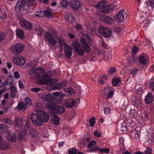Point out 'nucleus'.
<instances>
[{"mask_svg":"<svg viewBox=\"0 0 154 154\" xmlns=\"http://www.w3.org/2000/svg\"><path fill=\"white\" fill-rule=\"evenodd\" d=\"M89 122H90V126L91 127L94 126L95 123L94 118L93 117L91 119H90Z\"/></svg>","mask_w":154,"mask_h":154,"instance_id":"nucleus-54","label":"nucleus"},{"mask_svg":"<svg viewBox=\"0 0 154 154\" xmlns=\"http://www.w3.org/2000/svg\"><path fill=\"white\" fill-rule=\"evenodd\" d=\"M99 147L95 146L90 149V151L91 152H94L97 151H99Z\"/></svg>","mask_w":154,"mask_h":154,"instance_id":"nucleus-60","label":"nucleus"},{"mask_svg":"<svg viewBox=\"0 0 154 154\" xmlns=\"http://www.w3.org/2000/svg\"><path fill=\"white\" fill-rule=\"evenodd\" d=\"M18 85L19 87L20 88H24V84L21 81H19L18 82Z\"/></svg>","mask_w":154,"mask_h":154,"instance_id":"nucleus-61","label":"nucleus"},{"mask_svg":"<svg viewBox=\"0 0 154 154\" xmlns=\"http://www.w3.org/2000/svg\"><path fill=\"white\" fill-rule=\"evenodd\" d=\"M124 140L123 137H120L119 139V145L122 146H124Z\"/></svg>","mask_w":154,"mask_h":154,"instance_id":"nucleus-43","label":"nucleus"},{"mask_svg":"<svg viewBox=\"0 0 154 154\" xmlns=\"http://www.w3.org/2000/svg\"><path fill=\"white\" fill-rule=\"evenodd\" d=\"M31 90L35 92H38L41 90L40 88H31Z\"/></svg>","mask_w":154,"mask_h":154,"instance_id":"nucleus-58","label":"nucleus"},{"mask_svg":"<svg viewBox=\"0 0 154 154\" xmlns=\"http://www.w3.org/2000/svg\"><path fill=\"white\" fill-rule=\"evenodd\" d=\"M11 94L12 97H14L16 95V92L15 87L14 86L11 85Z\"/></svg>","mask_w":154,"mask_h":154,"instance_id":"nucleus-34","label":"nucleus"},{"mask_svg":"<svg viewBox=\"0 0 154 154\" xmlns=\"http://www.w3.org/2000/svg\"><path fill=\"white\" fill-rule=\"evenodd\" d=\"M138 69L137 68H135L132 69L131 71V74L133 76H134L136 75L137 72H138Z\"/></svg>","mask_w":154,"mask_h":154,"instance_id":"nucleus-41","label":"nucleus"},{"mask_svg":"<svg viewBox=\"0 0 154 154\" xmlns=\"http://www.w3.org/2000/svg\"><path fill=\"white\" fill-rule=\"evenodd\" d=\"M5 38V34L4 32H0V41L4 39Z\"/></svg>","mask_w":154,"mask_h":154,"instance_id":"nucleus-57","label":"nucleus"},{"mask_svg":"<svg viewBox=\"0 0 154 154\" xmlns=\"http://www.w3.org/2000/svg\"><path fill=\"white\" fill-rule=\"evenodd\" d=\"M10 49L12 53L17 55L20 54L23 50L24 47L22 44L17 43L11 46Z\"/></svg>","mask_w":154,"mask_h":154,"instance_id":"nucleus-6","label":"nucleus"},{"mask_svg":"<svg viewBox=\"0 0 154 154\" xmlns=\"http://www.w3.org/2000/svg\"><path fill=\"white\" fill-rule=\"evenodd\" d=\"M64 48L65 54L66 57L69 58L72 54V49L68 45L65 43L63 44Z\"/></svg>","mask_w":154,"mask_h":154,"instance_id":"nucleus-17","label":"nucleus"},{"mask_svg":"<svg viewBox=\"0 0 154 154\" xmlns=\"http://www.w3.org/2000/svg\"><path fill=\"white\" fill-rule=\"evenodd\" d=\"M126 17V12L124 11L121 10L115 16L114 19L116 21L121 22L124 21Z\"/></svg>","mask_w":154,"mask_h":154,"instance_id":"nucleus-8","label":"nucleus"},{"mask_svg":"<svg viewBox=\"0 0 154 154\" xmlns=\"http://www.w3.org/2000/svg\"><path fill=\"white\" fill-rule=\"evenodd\" d=\"M44 14L47 17H50L53 15V13L50 8H47L44 12Z\"/></svg>","mask_w":154,"mask_h":154,"instance_id":"nucleus-27","label":"nucleus"},{"mask_svg":"<svg viewBox=\"0 0 154 154\" xmlns=\"http://www.w3.org/2000/svg\"><path fill=\"white\" fill-rule=\"evenodd\" d=\"M4 122L5 123L7 124L8 125H11L12 124V121L6 118L4 119Z\"/></svg>","mask_w":154,"mask_h":154,"instance_id":"nucleus-56","label":"nucleus"},{"mask_svg":"<svg viewBox=\"0 0 154 154\" xmlns=\"http://www.w3.org/2000/svg\"><path fill=\"white\" fill-rule=\"evenodd\" d=\"M107 77V76L106 75H103L102 77V79H100L99 82V83H100L101 84H103L104 82L106 80Z\"/></svg>","mask_w":154,"mask_h":154,"instance_id":"nucleus-37","label":"nucleus"},{"mask_svg":"<svg viewBox=\"0 0 154 154\" xmlns=\"http://www.w3.org/2000/svg\"><path fill=\"white\" fill-rule=\"evenodd\" d=\"M106 16V15L101 16L100 17L99 19L101 21H103V22H104Z\"/></svg>","mask_w":154,"mask_h":154,"instance_id":"nucleus-62","label":"nucleus"},{"mask_svg":"<svg viewBox=\"0 0 154 154\" xmlns=\"http://www.w3.org/2000/svg\"><path fill=\"white\" fill-rule=\"evenodd\" d=\"M25 107V104L23 103H20L18 105L17 108L21 110Z\"/></svg>","mask_w":154,"mask_h":154,"instance_id":"nucleus-40","label":"nucleus"},{"mask_svg":"<svg viewBox=\"0 0 154 154\" xmlns=\"http://www.w3.org/2000/svg\"><path fill=\"white\" fill-rule=\"evenodd\" d=\"M98 31L103 37L108 38L111 36L112 34L111 32L108 28L103 27H100Z\"/></svg>","mask_w":154,"mask_h":154,"instance_id":"nucleus-10","label":"nucleus"},{"mask_svg":"<svg viewBox=\"0 0 154 154\" xmlns=\"http://www.w3.org/2000/svg\"><path fill=\"white\" fill-rule=\"evenodd\" d=\"M96 144V142L94 140H92L91 142L89 143L87 145V147L88 148H90Z\"/></svg>","mask_w":154,"mask_h":154,"instance_id":"nucleus-53","label":"nucleus"},{"mask_svg":"<svg viewBox=\"0 0 154 154\" xmlns=\"http://www.w3.org/2000/svg\"><path fill=\"white\" fill-rule=\"evenodd\" d=\"M76 152V150L74 149L70 148L68 151L69 154H75Z\"/></svg>","mask_w":154,"mask_h":154,"instance_id":"nucleus-51","label":"nucleus"},{"mask_svg":"<svg viewBox=\"0 0 154 154\" xmlns=\"http://www.w3.org/2000/svg\"><path fill=\"white\" fill-rule=\"evenodd\" d=\"M113 20L112 18L108 16H106L104 23H106L108 24H110L112 23L113 22Z\"/></svg>","mask_w":154,"mask_h":154,"instance_id":"nucleus-36","label":"nucleus"},{"mask_svg":"<svg viewBox=\"0 0 154 154\" xmlns=\"http://www.w3.org/2000/svg\"><path fill=\"white\" fill-rule=\"evenodd\" d=\"M153 97L151 93H148L145 97V101L146 103L149 104L152 102L153 100Z\"/></svg>","mask_w":154,"mask_h":154,"instance_id":"nucleus-24","label":"nucleus"},{"mask_svg":"<svg viewBox=\"0 0 154 154\" xmlns=\"http://www.w3.org/2000/svg\"><path fill=\"white\" fill-rule=\"evenodd\" d=\"M35 31L37 32L38 36H41L43 32L42 28L39 26H37L35 28Z\"/></svg>","mask_w":154,"mask_h":154,"instance_id":"nucleus-31","label":"nucleus"},{"mask_svg":"<svg viewBox=\"0 0 154 154\" xmlns=\"http://www.w3.org/2000/svg\"><path fill=\"white\" fill-rule=\"evenodd\" d=\"M25 101L27 104L30 105L32 103V101L31 99L29 97H26L25 99Z\"/></svg>","mask_w":154,"mask_h":154,"instance_id":"nucleus-45","label":"nucleus"},{"mask_svg":"<svg viewBox=\"0 0 154 154\" xmlns=\"http://www.w3.org/2000/svg\"><path fill=\"white\" fill-rule=\"evenodd\" d=\"M45 71L43 68L39 67L32 69L29 73V76L31 79H36L41 80L42 83L45 79L43 77L47 75H43Z\"/></svg>","mask_w":154,"mask_h":154,"instance_id":"nucleus-2","label":"nucleus"},{"mask_svg":"<svg viewBox=\"0 0 154 154\" xmlns=\"http://www.w3.org/2000/svg\"><path fill=\"white\" fill-rule=\"evenodd\" d=\"M27 5L24 0H19L15 6V11L17 13H19L22 8H24Z\"/></svg>","mask_w":154,"mask_h":154,"instance_id":"nucleus-14","label":"nucleus"},{"mask_svg":"<svg viewBox=\"0 0 154 154\" xmlns=\"http://www.w3.org/2000/svg\"><path fill=\"white\" fill-rule=\"evenodd\" d=\"M12 81L11 78H8L7 81L5 82V85H11L12 84Z\"/></svg>","mask_w":154,"mask_h":154,"instance_id":"nucleus-46","label":"nucleus"},{"mask_svg":"<svg viewBox=\"0 0 154 154\" xmlns=\"http://www.w3.org/2000/svg\"><path fill=\"white\" fill-rule=\"evenodd\" d=\"M63 87V85L61 83H58L56 85L54 86H53L52 89H50L51 90H59L60 89Z\"/></svg>","mask_w":154,"mask_h":154,"instance_id":"nucleus-35","label":"nucleus"},{"mask_svg":"<svg viewBox=\"0 0 154 154\" xmlns=\"http://www.w3.org/2000/svg\"><path fill=\"white\" fill-rule=\"evenodd\" d=\"M12 61L15 64L18 66L23 65L25 63L24 58L21 56L14 57L12 59Z\"/></svg>","mask_w":154,"mask_h":154,"instance_id":"nucleus-15","label":"nucleus"},{"mask_svg":"<svg viewBox=\"0 0 154 154\" xmlns=\"http://www.w3.org/2000/svg\"><path fill=\"white\" fill-rule=\"evenodd\" d=\"M75 101L74 100L71 98H70L64 101L63 104L67 108H72L75 105Z\"/></svg>","mask_w":154,"mask_h":154,"instance_id":"nucleus-20","label":"nucleus"},{"mask_svg":"<svg viewBox=\"0 0 154 154\" xmlns=\"http://www.w3.org/2000/svg\"><path fill=\"white\" fill-rule=\"evenodd\" d=\"M43 78L45 79L42 84H43L47 83L49 84V85L47 86V88L48 89L50 85H51V88H52L53 86V85H54L58 81L57 79H51L49 77L47 76H44Z\"/></svg>","mask_w":154,"mask_h":154,"instance_id":"nucleus-9","label":"nucleus"},{"mask_svg":"<svg viewBox=\"0 0 154 154\" xmlns=\"http://www.w3.org/2000/svg\"><path fill=\"white\" fill-rule=\"evenodd\" d=\"M10 145L5 142H2L0 143V149H5L9 148Z\"/></svg>","mask_w":154,"mask_h":154,"instance_id":"nucleus-30","label":"nucleus"},{"mask_svg":"<svg viewBox=\"0 0 154 154\" xmlns=\"http://www.w3.org/2000/svg\"><path fill=\"white\" fill-rule=\"evenodd\" d=\"M129 115L130 117L131 118L138 119L139 117H140V116L138 114L137 112L134 109H131L130 110V112L129 113Z\"/></svg>","mask_w":154,"mask_h":154,"instance_id":"nucleus-22","label":"nucleus"},{"mask_svg":"<svg viewBox=\"0 0 154 154\" xmlns=\"http://www.w3.org/2000/svg\"><path fill=\"white\" fill-rule=\"evenodd\" d=\"M65 20L68 22L72 23L75 22V20L73 16L69 14H66Z\"/></svg>","mask_w":154,"mask_h":154,"instance_id":"nucleus-26","label":"nucleus"},{"mask_svg":"<svg viewBox=\"0 0 154 154\" xmlns=\"http://www.w3.org/2000/svg\"><path fill=\"white\" fill-rule=\"evenodd\" d=\"M49 119V114L45 111H38L37 115L33 113L31 115V119L32 122L36 125L40 126L42 123H46Z\"/></svg>","mask_w":154,"mask_h":154,"instance_id":"nucleus-1","label":"nucleus"},{"mask_svg":"<svg viewBox=\"0 0 154 154\" xmlns=\"http://www.w3.org/2000/svg\"><path fill=\"white\" fill-rule=\"evenodd\" d=\"M114 94V92L113 91H111L109 92L107 97L108 98H111Z\"/></svg>","mask_w":154,"mask_h":154,"instance_id":"nucleus-59","label":"nucleus"},{"mask_svg":"<svg viewBox=\"0 0 154 154\" xmlns=\"http://www.w3.org/2000/svg\"><path fill=\"white\" fill-rule=\"evenodd\" d=\"M94 136L96 137H100L101 135L100 132L97 130L94 131Z\"/></svg>","mask_w":154,"mask_h":154,"instance_id":"nucleus-49","label":"nucleus"},{"mask_svg":"<svg viewBox=\"0 0 154 154\" xmlns=\"http://www.w3.org/2000/svg\"><path fill=\"white\" fill-rule=\"evenodd\" d=\"M67 5V2L65 0H63L60 3V6L63 8H65Z\"/></svg>","mask_w":154,"mask_h":154,"instance_id":"nucleus-38","label":"nucleus"},{"mask_svg":"<svg viewBox=\"0 0 154 154\" xmlns=\"http://www.w3.org/2000/svg\"><path fill=\"white\" fill-rule=\"evenodd\" d=\"M138 51V48L137 47H134L132 49L131 54L132 55L136 54Z\"/></svg>","mask_w":154,"mask_h":154,"instance_id":"nucleus-39","label":"nucleus"},{"mask_svg":"<svg viewBox=\"0 0 154 154\" xmlns=\"http://www.w3.org/2000/svg\"><path fill=\"white\" fill-rule=\"evenodd\" d=\"M64 91L67 93H68L70 95H74L75 92L73 89L71 88H65L63 90Z\"/></svg>","mask_w":154,"mask_h":154,"instance_id":"nucleus-28","label":"nucleus"},{"mask_svg":"<svg viewBox=\"0 0 154 154\" xmlns=\"http://www.w3.org/2000/svg\"><path fill=\"white\" fill-rule=\"evenodd\" d=\"M24 122V121L22 120V119L19 117L15 118L14 119V123L15 126L18 128L21 127L22 126L23 123ZM25 126H24L25 130L23 131L20 134V135L22 137L21 138L23 137V136H24L26 135V131L29 127L30 122L29 121H25Z\"/></svg>","mask_w":154,"mask_h":154,"instance_id":"nucleus-3","label":"nucleus"},{"mask_svg":"<svg viewBox=\"0 0 154 154\" xmlns=\"http://www.w3.org/2000/svg\"><path fill=\"white\" fill-rule=\"evenodd\" d=\"M45 106L48 109L54 111L56 113L59 114L62 113L65 110L63 107L60 106H55L54 107L51 105H47Z\"/></svg>","mask_w":154,"mask_h":154,"instance_id":"nucleus-16","label":"nucleus"},{"mask_svg":"<svg viewBox=\"0 0 154 154\" xmlns=\"http://www.w3.org/2000/svg\"><path fill=\"white\" fill-rule=\"evenodd\" d=\"M111 112V109L108 107L104 108V113L105 114H109Z\"/></svg>","mask_w":154,"mask_h":154,"instance_id":"nucleus-48","label":"nucleus"},{"mask_svg":"<svg viewBox=\"0 0 154 154\" xmlns=\"http://www.w3.org/2000/svg\"><path fill=\"white\" fill-rule=\"evenodd\" d=\"M29 133L32 137H36L37 136L38 134L36 131L33 128H30L29 129Z\"/></svg>","mask_w":154,"mask_h":154,"instance_id":"nucleus-32","label":"nucleus"},{"mask_svg":"<svg viewBox=\"0 0 154 154\" xmlns=\"http://www.w3.org/2000/svg\"><path fill=\"white\" fill-rule=\"evenodd\" d=\"M44 15V12L41 11H38L36 13V15L37 17H42Z\"/></svg>","mask_w":154,"mask_h":154,"instance_id":"nucleus-47","label":"nucleus"},{"mask_svg":"<svg viewBox=\"0 0 154 154\" xmlns=\"http://www.w3.org/2000/svg\"><path fill=\"white\" fill-rule=\"evenodd\" d=\"M7 17V14L6 12H4L1 16L2 19L4 20Z\"/></svg>","mask_w":154,"mask_h":154,"instance_id":"nucleus-64","label":"nucleus"},{"mask_svg":"<svg viewBox=\"0 0 154 154\" xmlns=\"http://www.w3.org/2000/svg\"><path fill=\"white\" fill-rule=\"evenodd\" d=\"M6 138L7 140L12 142H14L16 139V137L15 134L10 132L8 134Z\"/></svg>","mask_w":154,"mask_h":154,"instance_id":"nucleus-23","label":"nucleus"},{"mask_svg":"<svg viewBox=\"0 0 154 154\" xmlns=\"http://www.w3.org/2000/svg\"><path fill=\"white\" fill-rule=\"evenodd\" d=\"M119 78L114 79L112 81V84L114 86H116L120 82Z\"/></svg>","mask_w":154,"mask_h":154,"instance_id":"nucleus-44","label":"nucleus"},{"mask_svg":"<svg viewBox=\"0 0 154 154\" xmlns=\"http://www.w3.org/2000/svg\"><path fill=\"white\" fill-rule=\"evenodd\" d=\"M52 95L56 97H58L59 95L62 96L63 97L65 96V94H61L60 92H54L52 94Z\"/></svg>","mask_w":154,"mask_h":154,"instance_id":"nucleus-42","label":"nucleus"},{"mask_svg":"<svg viewBox=\"0 0 154 154\" xmlns=\"http://www.w3.org/2000/svg\"><path fill=\"white\" fill-rule=\"evenodd\" d=\"M82 5L81 3L77 0L73 1L71 3V6L74 10H78Z\"/></svg>","mask_w":154,"mask_h":154,"instance_id":"nucleus-21","label":"nucleus"},{"mask_svg":"<svg viewBox=\"0 0 154 154\" xmlns=\"http://www.w3.org/2000/svg\"><path fill=\"white\" fill-rule=\"evenodd\" d=\"M20 26L23 28L27 30L32 29V24L29 21L25 20L24 19H21L20 21Z\"/></svg>","mask_w":154,"mask_h":154,"instance_id":"nucleus-12","label":"nucleus"},{"mask_svg":"<svg viewBox=\"0 0 154 154\" xmlns=\"http://www.w3.org/2000/svg\"><path fill=\"white\" fill-rule=\"evenodd\" d=\"M44 35L51 45L54 46L56 45L57 42V37H53L48 32L45 33Z\"/></svg>","mask_w":154,"mask_h":154,"instance_id":"nucleus-11","label":"nucleus"},{"mask_svg":"<svg viewBox=\"0 0 154 154\" xmlns=\"http://www.w3.org/2000/svg\"><path fill=\"white\" fill-rule=\"evenodd\" d=\"M127 125L129 126L130 127H133L135 125V123L132 120H129V122L128 123Z\"/></svg>","mask_w":154,"mask_h":154,"instance_id":"nucleus-50","label":"nucleus"},{"mask_svg":"<svg viewBox=\"0 0 154 154\" xmlns=\"http://www.w3.org/2000/svg\"><path fill=\"white\" fill-rule=\"evenodd\" d=\"M139 61L140 65L142 66H146L149 63L148 57L145 55H141L139 57Z\"/></svg>","mask_w":154,"mask_h":154,"instance_id":"nucleus-18","label":"nucleus"},{"mask_svg":"<svg viewBox=\"0 0 154 154\" xmlns=\"http://www.w3.org/2000/svg\"><path fill=\"white\" fill-rule=\"evenodd\" d=\"M42 99L45 101H47L51 104H53L54 102L55 98L51 96L50 94L43 95L42 97Z\"/></svg>","mask_w":154,"mask_h":154,"instance_id":"nucleus-19","label":"nucleus"},{"mask_svg":"<svg viewBox=\"0 0 154 154\" xmlns=\"http://www.w3.org/2000/svg\"><path fill=\"white\" fill-rule=\"evenodd\" d=\"M77 54L79 55H82L84 53V51L79 42H75L72 43V45Z\"/></svg>","mask_w":154,"mask_h":154,"instance_id":"nucleus-7","label":"nucleus"},{"mask_svg":"<svg viewBox=\"0 0 154 154\" xmlns=\"http://www.w3.org/2000/svg\"><path fill=\"white\" fill-rule=\"evenodd\" d=\"M149 85L150 88L152 90H154V83H152V82L151 81L150 82H149Z\"/></svg>","mask_w":154,"mask_h":154,"instance_id":"nucleus-63","label":"nucleus"},{"mask_svg":"<svg viewBox=\"0 0 154 154\" xmlns=\"http://www.w3.org/2000/svg\"><path fill=\"white\" fill-rule=\"evenodd\" d=\"M17 37L23 39L24 36V32L22 29H17L16 30Z\"/></svg>","mask_w":154,"mask_h":154,"instance_id":"nucleus-25","label":"nucleus"},{"mask_svg":"<svg viewBox=\"0 0 154 154\" xmlns=\"http://www.w3.org/2000/svg\"><path fill=\"white\" fill-rule=\"evenodd\" d=\"M13 75L14 77L16 79H18L19 78H20V74L19 73V72L17 71H15L14 74Z\"/></svg>","mask_w":154,"mask_h":154,"instance_id":"nucleus-52","label":"nucleus"},{"mask_svg":"<svg viewBox=\"0 0 154 154\" xmlns=\"http://www.w3.org/2000/svg\"><path fill=\"white\" fill-rule=\"evenodd\" d=\"M114 6L111 4L106 5L104 1H102L98 3L95 8H98L100 11L103 13H107L112 10L114 8Z\"/></svg>","mask_w":154,"mask_h":154,"instance_id":"nucleus-4","label":"nucleus"},{"mask_svg":"<svg viewBox=\"0 0 154 154\" xmlns=\"http://www.w3.org/2000/svg\"><path fill=\"white\" fill-rule=\"evenodd\" d=\"M110 149L109 148H99V151L102 153H109Z\"/></svg>","mask_w":154,"mask_h":154,"instance_id":"nucleus-33","label":"nucleus"},{"mask_svg":"<svg viewBox=\"0 0 154 154\" xmlns=\"http://www.w3.org/2000/svg\"><path fill=\"white\" fill-rule=\"evenodd\" d=\"M80 42L84 48L85 51L87 53L90 52L91 49L89 46L87 44V42L90 44L91 42V39L86 34H83L82 38L80 40Z\"/></svg>","mask_w":154,"mask_h":154,"instance_id":"nucleus-5","label":"nucleus"},{"mask_svg":"<svg viewBox=\"0 0 154 154\" xmlns=\"http://www.w3.org/2000/svg\"><path fill=\"white\" fill-rule=\"evenodd\" d=\"M60 119L58 116L56 115H52V121L54 125L58 124L60 122Z\"/></svg>","mask_w":154,"mask_h":154,"instance_id":"nucleus-29","label":"nucleus"},{"mask_svg":"<svg viewBox=\"0 0 154 154\" xmlns=\"http://www.w3.org/2000/svg\"><path fill=\"white\" fill-rule=\"evenodd\" d=\"M152 149L150 147H147L145 151V154H151Z\"/></svg>","mask_w":154,"mask_h":154,"instance_id":"nucleus-55","label":"nucleus"},{"mask_svg":"<svg viewBox=\"0 0 154 154\" xmlns=\"http://www.w3.org/2000/svg\"><path fill=\"white\" fill-rule=\"evenodd\" d=\"M131 135L132 137L136 140H139L140 136V128L137 127L133 130L131 133Z\"/></svg>","mask_w":154,"mask_h":154,"instance_id":"nucleus-13","label":"nucleus"}]
</instances>
